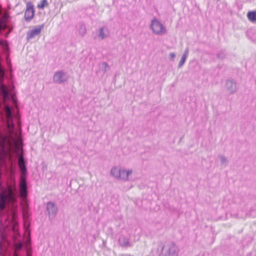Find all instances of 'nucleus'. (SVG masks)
Returning <instances> with one entry per match:
<instances>
[{"mask_svg": "<svg viewBox=\"0 0 256 256\" xmlns=\"http://www.w3.org/2000/svg\"><path fill=\"white\" fill-rule=\"evenodd\" d=\"M179 249L173 242H170L164 245L160 256H178Z\"/></svg>", "mask_w": 256, "mask_h": 256, "instance_id": "obj_1", "label": "nucleus"}, {"mask_svg": "<svg viewBox=\"0 0 256 256\" xmlns=\"http://www.w3.org/2000/svg\"><path fill=\"white\" fill-rule=\"evenodd\" d=\"M150 28L153 33L158 36L163 35L166 32L165 26L156 18H154L151 20Z\"/></svg>", "mask_w": 256, "mask_h": 256, "instance_id": "obj_2", "label": "nucleus"}, {"mask_svg": "<svg viewBox=\"0 0 256 256\" xmlns=\"http://www.w3.org/2000/svg\"><path fill=\"white\" fill-rule=\"evenodd\" d=\"M68 79V76L66 72L62 70L56 72L53 76L54 82L58 84L66 82Z\"/></svg>", "mask_w": 256, "mask_h": 256, "instance_id": "obj_3", "label": "nucleus"}, {"mask_svg": "<svg viewBox=\"0 0 256 256\" xmlns=\"http://www.w3.org/2000/svg\"><path fill=\"white\" fill-rule=\"evenodd\" d=\"M35 10L34 6L30 2L26 4V9L24 12V19L26 22H30L34 17Z\"/></svg>", "mask_w": 256, "mask_h": 256, "instance_id": "obj_4", "label": "nucleus"}, {"mask_svg": "<svg viewBox=\"0 0 256 256\" xmlns=\"http://www.w3.org/2000/svg\"><path fill=\"white\" fill-rule=\"evenodd\" d=\"M226 88L230 94H234L238 90L237 84L234 80H227L226 82Z\"/></svg>", "mask_w": 256, "mask_h": 256, "instance_id": "obj_5", "label": "nucleus"}, {"mask_svg": "<svg viewBox=\"0 0 256 256\" xmlns=\"http://www.w3.org/2000/svg\"><path fill=\"white\" fill-rule=\"evenodd\" d=\"M44 27V24H42L41 25L36 26L34 29L29 30L26 33L27 40H30L34 36H38L40 33L41 30Z\"/></svg>", "mask_w": 256, "mask_h": 256, "instance_id": "obj_6", "label": "nucleus"}, {"mask_svg": "<svg viewBox=\"0 0 256 256\" xmlns=\"http://www.w3.org/2000/svg\"><path fill=\"white\" fill-rule=\"evenodd\" d=\"M20 208L22 213L23 218L26 223L29 217L28 209L29 206L28 202L26 200H23L20 202Z\"/></svg>", "mask_w": 256, "mask_h": 256, "instance_id": "obj_7", "label": "nucleus"}, {"mask_svg": "<svg viewBox=\"0 0 256 256\" xmlns=\"http://www.w3.org/2000/svg\"><path fill=\"white\" fill-rule=\"evenodd\" d=\"M46 210L50 216L54 217L57 213L58 208L54 202H49L47 203Z\"/></svg>", "mask_w": 256, "mask_h": 256, "instance_id": "obj_8", "label": "nucleus"}, {"mask_svg": "<svg viewBox=\"0 0 256 256\" xmlns=\"http://www.w3.org/2000/svg\"><path fill=\"white\" fill-rule=\"evenodd\" d=\"M132 170H126L125 169H120L118 179L127 180L129 174H132Z\"/></svg>", "mask_w": 256, "mask_h": 256, "instance_id": "obj_9", "label": "nucleus"}, {"mask_svg": "<svg viewBox=\"0 0 256 256\" xmlns=\"http://www.w3.org/2000/svg\"><path fill=\"white\" fill-rule=\"evenodd\" d=\"M20 188L21 190V192L23 193L24 194H26L27 193V183L26 178H20Z\"/></svg>", "mask_w": 256, "mask_h": 256, "instance_id": "obj_10", "label": "nucleus"}, {"mask_svg": "<svg viewBox=\"0 0 256 256\" xmlns=\"http://www.w3.org/2000/svg\"><path fill=\"white\" fill-rule=\"evenodd\" d=\"M189 52V50L188 48H186L183 53L182 56L181 58V59L180 60V62H179V64H178V68H181L183 64H184L186 59L188 56Z\"/></svg>", "mask_w": 256, "mask_h": 256, "instance_id": "obj_11", "label": "nucleus"}, {"mask_svg": "<svg viewBox=\"0 0 256 256\" xmlns=\"http://www.w3.org/2000/svg\"><path fill=\"white\" fill-rule=\"evenodd\" d=\"M118 242L120 246L123 247H128L130 246V244L128 242V240L125 236H122L118 240Z\"/></svg>", "mask_w": 256, "mask_h": 256, "instance_id": "obj_12", "label": "nucleus"}, {"mask_svg": "<svg viewBox=\"0 0 256 256\" xmlns=\"http://www.w3.org/2000/svg\"><path fill=\"white\" fill-rule=\"evenodd\" d=\"M247 17L249 20L253 23L256 22V11H250L247 14Z\"/></svg>", "mask_w": 256, "mask_h": 256, "instance_id": "obj_13", "label": "nucleus"}, {"mask_svg": "<svg viewBox=\"0 0 256 256\" xmlns=\"http://www.w3.org/2000/svg\"><path fill=\"white\" fill-rule=\"evenodd\" d=\"M78 32L81 36H84L86 34V28L84 24H81L78 28Z\"/></svg>", "mask_w": 256, "mask_h": 256, "instance_id": "obj_14", "label": "nucleus"}, {"mask_svg": "<svg viewBox=\"0 0 256 256\" xmlns=\"http://www.w3.org/2000/svg\"><path fill=\"white\" fill-rule=\"evenodd\" d=\"M120 169L116 167H114L110 170V174L116 178H118Z\"/></svg>", "mask_w": 256, "mask_h": 256, "instance_id": "obj_15", "label": "nucleus"}, {"mask_svg": "<svg viewBox=\"0 0 256 256\" xmlns=\"http://www.w3.org/2000/svg\"><path fill=\"white\" fill-rule=\"evenodd\" d=\"M48 3L47 0H42L40 4H38V8L39 9L43 10L44 7L48 6Z\"/></svg>", "mask_w": 256, "mask_h": 256, "instance_id": "obj_16", "label": "nucleus"}, {"mask_svg": "<svg viewBox=\"0 0 256 256\" xmlns=\"http://www.w3.org/2000/svg\"><path fill=\"white\" fill-rule=\"evenodd\" d=\"M226 54L225 50H221L216 54V57L221 60H224L226 58Z\"/></svg>", "mask_w": 256, "mask_h": 256, "instance_id": "obj_17", "label": "nucleus"}, {"mask_svg": "<svg viewBox=\"0 0 256 256\" xmlns=\"http://www.w3.org/2000/svg\"><path fill=\"white\" fill-rule=\"evenodd\" d=\"M108 36V34H106L104 32V28H100L99 30V34L98 36L101 38L102 40L107 38Z\"/></svg>", "mask_w": 256, "mask_h": 256, "instance_id": "obj_18", "label": "nucleus"}, {"mask_svg": "<svg viewBox=\"0 0 256 256\" xmlns=\"http://www.w3.org/2000/svg\"><path fill=\"white\" fill-rule=\"evenodd\" d=\"M19 166L26 165V162L23 156H21L18 160Z\"/></svg>", "mask_w": 256, "mask_h": 256, "instance_id": "obj_19", "label": "nucleus"}, {"mask_svg": "<svg viewBox=\"0 0 256 256\" xmlns=\"http://www.w3.org/2000/svg\"><path fill=\"white\" fill-rule=\"evenodd\" d=\"M221 160V164L226 165L228 164L227 158L224 156L220 155L218 156Z\"/></svg>", "mask_w": 256, "mask_h": 256, "instance_id": "obj_20", "label": "nucleus"}, {"mask_svg": "<svg viewBox=\"0 0 256 256\" xmlns=\"http://www.w3.org/2000/svg\"><path fill=\"white\" fill-rule=\"evenodd\" d=\"M20 169L22 172L24 174H27V168H26V165L20 166Z\"/></svg>", "mask_w": 256, "mask_h": 256, "instance_id": "obj_21", "label": "nucleus"}, {"mask_svg": "<svg viewBox=\"0 0 256 256\" xmlns=\"http://www.w3.org/2000/svg\"><path fill=\"white\" fill-rule=\"evenodd\" d=\"M102 66H104V68L103 70L104 72L108 71V69L110 68L109 66L106 62H103L102 63Z\"/></svg>", "mask_w": 256, "mask_h": 256, "instance_id": "obj_22", "label": "nucleus"}, {"mask_svg": "<svg viewBox=\"0 0 256 256\" xmlns=\"http://www.w3.org/2000/svg\"><path fill=\"white\" fill-rule=\"evenodd\" d=\"M30 244V238H29V236H28V240H27V242H26V249L27 251H28V253H29V252H28V246H29V245Z\"/></svg>", "mask_w": 256, "mask_h": 256, "instance_id": "obj_23", "label": "nucleus"}, {"mask_svg": "<svg viewBox=\"0 0 256 256\" xmlns=\"http://www.w3.org/2000/svg\"><path fill=\"white\" fill-rule=\"evenodd\" d=\"M170 56L171 58H175L176 54L172 52L170 54Z\"/></svg>", "mask_w": 256, "mask_h": 256, "instance_id": "obj_24", "label": "nucleus"}, {"mask_svg": "<svg viewBox=\"0 0 256 256\" xmlns=\"http://www.w3.org/2000/svg\"><path fill=\"white\" fill-rule=\"evenodd\" d=\"M28 234L30 235V232H28Z\"/></svg>", "mask_w": 256, "mask_h": 256, "instance_id": "obj_25", "label": "nucleus"}]
</instances>
